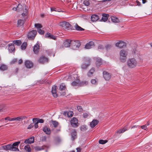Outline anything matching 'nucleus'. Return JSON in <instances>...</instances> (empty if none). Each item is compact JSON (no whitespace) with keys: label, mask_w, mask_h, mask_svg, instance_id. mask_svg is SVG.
<instances>
[{"label":"nucleus","mask_w":152,"mask_h":152,"mask_svg":"<svg viewBox=\"0 0 152 152\" xmlns=\"http://www.w3.org/2000/svg\"><path fill=\"white\" fill-rule=\"evenodd\" d=\"M127 64L129 67L133 68L137 66L138 63L135 58H129L127 60Z\"/></svg>","instance_id":"f257e3e1"},{"label":"nucleus","mask_w":152,"mask_h":152,"mask_svg":"<svg viewBox=\"0 0 152 152\" xmlns=\"http://www.w3.org/2000/svg\"><path fill=\"white\" fill-rule=\"evenodd\" d=\"M91 63L90 59L89 58H86L83 60L81 67L83 69H86L90 65Z\"/></svg>","instance_id":"f03ea898"},{"label":"nucleus","mask_w":152,"mask_h":152,"mask_svg":"<svg viewBox=\"0 0 152 152\" xmlns=\"http://www.w3.org/2000/svg\"><path fill=\"white\" fill-rule=\"evenodd\" d=\"M128 54L127 51L125 50H121L120 52V60L122 62H125L126 59Z\"/></svg>","instance_id":"7ed1b4c3"},{"label":"nucleus","mask_w":152,"mask_h":152,"mask_svg":"<svg viewBox=\"0 0 152 152\" xmlns=\"http://www.w3.org/2000/svg\"><path fill=\"white\" fill-rule=\"evenodd\" d=\"M81 45L80 42L78 40H72L71 47L73 50H77Z\"/></svg>","instance_id":"20e7f679"},{"label":"nucleus","mask_w":152,"mask_h":152,"mask_svg":"<svg viewBox=\"0 0 152 152\" xmlns=\"http://www.w3.org/2000/svg\"><path fill=\"white\" fill-rule=\"evenodd\" d=\"M70 123L71 126L73 127L76 128L79 125L78 120L75 117H73L70 120Z\"/></svg>","instance_id":"39448f33"},{"label":"nucleus","mask_w":152,"mask_h":152,"mask_svg":"<svg viewBox=\"0 0 152 152\" xmlns=\"http://www.w3.org/2000/svg\"><path fill=\"white\" fill-rule=\"evenodd\" d=\"M37 34V31L35 30H32L29 32L28 34V37L30 39H34Z\"/></svg>","instance_id":"423d86ee"},{"label":"nucleus","mask_w":152,"mask_h":152,"mask_svg":"<svg viewBox=\"0 0 152 152\" xmlns=\"http://www.w3.org/2000/svg\"><path fill=\"white\" fill-rule=\"evenodd\" d=\"M60 25L64 28H68L71 27L70 24L67 22L63 21L60 23Z\"/></svg>","instance_id":"0eeeda50"},{"label":"nucleus","mask_w":152,"mask_h":152,"mask_svg":"<svg viewBox=\"0 0 152 152\" xmlns=\"http://www.w3.org/2000/svg\"><path fill=\"white\" fill-rule=\"evenodd\" d=\"M103 76L104 79L107 80H109L110 78L111 75L110 73L106 71H104L103 72Z\"/></svg>","instance_id":"6e6552de"},{"label":"nucleus","mask_w":152,"mask_h":152,"mask_svg":"<svg viewBox=\"0 0 152 152\" xmlns=\"http://www.w3.org/2000/svg\"><path fill=\"white\" fill-rule=\"evenodd\" d=\"M56 86H54L52 87V93L53 96L55 98H56L58 96V95L56 91Z\"/></svg>","instance_id":"1a4fd4ad"},{"label":"nucleus","mask_w":152,"mask_h":152,"mask_svg":"<svg viewBox=\"0 0 152 152\" xmlns=\"http://www.w3.org/2000/svg\"><path fill=\"white\" fill-rule=\"evenodd\" d=\"M126 43L122 41H120L116 44V46L119 48H122L126 46Z\"/></svg>","instance_id":"9d476101"},{"label":"nucleus","mask_w":152,"mask_h":152,"mask_svg":"<svg viewBox=\"0 0 152 152\" xmlns=\"http://www.w3.org/2000/svg\"><path fill=\"white\" fill-rule=\"evenodd\" d=\"M26 66L28 68H31L33 66V63L32 61L29 60H26L25 63Z\"/></svg>","instance_id":"9b49d317"},{"label":"nucleus","mask_w":152,"mask_h":152,"mask_svg":"<svg viewBox=\"0 0 152 152\" xmlns=\"http://www.w3.org/2000/svg\"><path fill=\"white\" fill-rule=\"evenodd\" d=\"M99 123L98 120L96 119L93 120L90 123V126L91 128H94Z\"/></svg>","instance_id":"f8f14e48"},{"label":"nucleus","mask_w":152,"mask_h":152,"mask_svg":"<svg viewBox=\"0 0 152 152\" xmlns=\"http://www.w3.org/2000/svg\"><path fill=\"white\" fill-rule=\"evenodd\" d=\"M94 46V42L93 41H90L86 44L85 48L86 49H89L92 48Z\"/></svg>","instance_id":"ddd939ff"},{"label":"nucleus","mask_w":152,"mask_h":152,"mask_svg":"<svg viewBox=\"0 0 152 152\" xmlns=\"http://www.w3.org/2000/svg\"><path fill=\"white\" fill-rule=\"evenodd\" d=\"M71 42L72 40H67L64 42L63 45L65 47H68L71 46Z\"/></svg>","instance_id":"4468645a"},{"label":"nucleus","mask_w":152,"mask_h":152,"mask_svg":"<svg viewBox=\"0 0 152 152\" xmlns=\"http://www.w3.org/2000/svg\"><path fill=\"white\" fill-rule=\"evenodd\" d=\"M48 58L44 56H41L39 60V62L41 63L44 64L48 61Z\"/></svg>","instance_id":"2eb2a0df"},{"label":"nucleus","mask_w":152,"mask_h":152,"mask_svg":"<svg viewBox=\"0 0 152 152\" xmlns=\"http://www.w3.org/2000/svg\"><path fill=\"white\" fill-rule=\"evenodd\" d=\"M34 142V137H32L30 138L26 139L24 141V143L26 144H31L33 143Z\"/></svg>","instance_id":"dca6fc26"},{"label":"nucleus","mask_w":152,"mask_h":152,"mask_svg":"<svg viewBox=\"0 0 152 152\" xmlns=\"http://www.w3.org/2000/svg\"><path fill=\"white\" fill-rule=\"evenodd\" d=\"M109 15L108 14L103 13L102 15V17L101 20V21L106 22L108 19Z\"/></svg>","instance_id":"f3484780"},{"label":"nucleus","mask_w":152,"mask_h":152,"mask_svg":"<svg viewBox=\"0 0 152 152\" xmlns=\"http://www.w3.org/2000/svg\"><path fill=\"white\" fill-rule=\"evenodd\" d=\"M47 147L45 145H43L42 146H36L34 147V149L35 151H39L45 149Z\"/></svg>","instance_id":"a211bd4d"},{"label":"nucleus","mask_w":152,"mask_h":152,"mask_svg":"<svg viewBox=\"0 0 152 152\" xmlns=\"http://www.w3.org/2000/svg\"><path fill=\"white\" fill-rule=\"evenodd\" d=\"M9 47L8 49L9 51L11 53L15 50V47L14 44L12 43L9 44L8 45Z\"/></svg>","instance_id":"6ab92c4d"},{"label":"nucleus","mask_w":152,"mask_h":152,"mask_svg":"<svg viewBox=\"0 0 152 152\" xmlns=\"http://www.w3.org/2000/svg\"><path fill=\"white\" fill-rule=\"evenodd\" d=\"M12 145L11 144H8L6 145H3L2 146L4 150L7 151H11V147H12Z\"/></svg>","instance_id":"aec40b11"},{"label":"nucleus","mask_w":152,"mask_h":152,"mask_svg":"<svg viewBox=\"0 0 152 152\" xmlns=\"http://www.w3.org/2000/svg\"><path fill=\"white\" fill-rule=\"evenodd\" d=\"M43 130L47 134H50L51 131L50 129L46 126L43 127Z\"/></svg>","instance_id":"412c9836"},{"label":"nucleus","mask_w":152,"mask_h":152,"mask_svg":"<svg viewBox=\"0 0 152 152\" xmlns=\"http://www.w3.org/2000/svg\"><path fill=\"white\" fill-rule=\"evenodd\" d=\"M99 19V17L96 15H93L91 17V20L93 22H96Z\"/></svg>","instance_id":"4be33fe9"},{"label":"nucleus","mask_w":152,"mask_h":152,"mask_svg":"<svg viewBox=\"0 0 152 152\" xmlns=\"http://www.w3.org/2000/svg\"><path fill=\"white\" fill-rule=\"evenodd\" d=\"M96 64L97 66H99L102 64V60L99 58H96Z\"/></svg>","instance_id":"5701e85b"},{"label":"nucleus","mask_w":152,"mask_h":152,"mask_svg":"<svg viewBox=\"0 0 152 152\" xmlns=\"http://www.w3.org/2000/svg\"><path fill=\"white\" fill-rule=\"evenodd\" d=\"M39 45L36 44L33 47V51L35 54L37 53L39 50Z\"/></svg>","instance_id":"b1692460"},{"label":"nucleus","mask_w":152,"mask_h":152,"mask_svg":"<svg viewBox=\"0 0 152 152\" xmlns=\"http://www.w3.org/2000/svg\"><path fill=\"white\" fill-rule=\"evenodd\" d=\"M95 71L94 68H91L88 71V73L87 75L89 77H91L93 76V75Z\"/></svg>","instance_id":"393cba45"},{"label":"nucleus","mask_w":152,"mask_h":152,"mask_svg":"<svg viewBox=\"0 0 152 152\" xmlns=\"http://www.w3.org/2000/svg\"><path fill=\"white\" fill-rule=\"evenodd\" d=\"M45 37L47 38L55 40L56 39V37L53 35L51 34L50 33H47L45 34Z\"/></svg>","instance_id":"a878e982"},{"label":"nucleus","mask_w":152,"mask_h":152,"mask_svg":"<svg viewBox=\"0 0 152 152\" xmlns=\"http://www.w3.org/2000/svg\"><path fill=\"white\" fill-rule=\"evenodd\" d=\"M111 19L112 21L114 23H118L120 22L119 20L115 16H112Z\"/></svg>","instance_id":"bb28decb"},{"label":"nucleus","mask_w":152,"mask_h":152,"mask_svg":"<svg viewBox=\"0 0 152 152\" xmlns=\"http://www.w3.org/2000/svg\"><path fill=\"white\" fill-rule=\"evenodd\" d=\"M76 132L75 130L72 131L71 133V137L72 140H74L76 138Z\"/></svg>","instance_id":"cd10ccee"},{"label":"nucleus","mask_w":152,"mask_h":152,"mask_svg":"<svg viewBox=\"0 0 152 152\" xmlns=\"http://www.w3.org/2000/svg\"><path fill=\"white\" fill-rule=\"evenodd\" d=\"M27 118V117L26 116H21L15 118V119L16 121H20L25 119Z\"/></svg>","instance_id":"c85d7f7f"},{"label":"nucleus","mask_w":152,"mask_h":152,"mask_svg":"<svg viewBox=\"0 0 152 152\" xmlns=\"http://www.w3.org/2000/svg\"><path fill=\"white\" fill-rule=\"evenodd\" d=\"M24 149L26 152H31V149L29 145H27L25 146Z\"/></svg>","instance_id":"c756f323"},{"label":"nucleus","mask_w":152,"mask_h":152,"mask_svg":"<svg viewBox=\"0 0 152 152\" xmlns=\"http://www.w3.org/2000/svg\"><path fill=\"white\" fill-rule=\"evenodd\" d=\"M127 130V127L125 126L122 129H121L118 130L117 132V133H123Z\"/></svg>","instance_id":"7c9ffc66"},{"label":"nucleus","mask_w":152,"mask_h":152,"mask_svg":"<svg viewBox=\"0 0 152 152\" xmlns=\"http://www.w3.org/2000/svg\"><path fill=\"white\" fill-rule=\"evenodd\" d=\"M91 83L93 85H96L98 83V80L97 78L92 79L91 81Z\"/></svg>","instance_id":"2f4dec72"},{"label":"nucleus","mask_w":152,"mask_h":152,"mask_svg":"<svg viewBox=\"0 0 152 152\" xmlns=\"http://www.w3.org/2000/svg\"><path fill=\"white\" fill-rule=\"evenodd\" d=\"M24 23V21L22 19H20L18 20V26H23Z\"/></svg>","instance_id":"473e14b6"},{"label":"nucleus","mask_w":152,"mask_h":152,"mask_svg":"<svg viewBox=\"0 0 152 152\" xmlns=\"http://www.w3.org/2000/svg\"><path fill=\"white\" fill-rule=\"evenodd\" d=\"M75 28L76 30L77 31H84V29L79 26L77 24H76L75 26Z\"/></svg>","instance_id":"72a5a7b5"},{"label":"nucleus","mask_w":152,"mask_h":152,"mask_svg":"<svg viewBox=\"0 0 152 152\" xmlns=\"http://www.w3.org/2000/svg\"><path fill=\"white\" fill-rule=\"evenodd\" d=\"M66 88V87L65 84L64 83H62L60 85L59 89L61 91L64 90Z\"/></svg>","instance_id":"f704fd0d"},{"label":"nucleus","mask_w":152,"mask_h":152,"mask_svg":"<svg viewBox=\"0 0 152 152\" xmlns=\"http://www.w3.org/2000/svg\"><path fill=\"white\" fill-rule=\"evenodd\" d=\"M13 43L18 46H20L21 44V42L20 40H16L13 41Z\"/></svg>","instance_id":"c9c22d12"},{"label":"nucleus","mask_w":152,"mask_h":152,"mask_svg":"<svg viewBox=\"0 0 152 152\" xmlns=\"http://www.w3.org/2000/svg\"><path fill=\"white\" fill-rule=\"evenodd\" d=\"M27 46V43L26 42L23 43L21 46V49L22 50H25Z\"/></svg>","instance_id":"e433bc0d"},{"label":"nucleus","mask_w":152,"mask_h":152,"mask_svg":"<svg viewBox=\"0 0 152 152\" xmlns=\"http://www.w3.org/2000/svg\"><path fill=\"white\" fill-rule=\"evenodd\" d=\"M79 82V79L78 78H77L76 81H73L72 82V85L73 86H76L78 84Z\"/></svg>","instance_id":"4c0bfd02"},{"label":"nucleus","mask_w":152,"mask_h":152,"mask_svg":"<svg viewBox=\"0 0 152 152\" xmlns=\"http://www.w3.org/2000/svg\"><path fill=\"white\" fill-rule=\"evenodd\" d=\"M80 130L82 131H86L87 129V126L86 125H83L81 126L80 127Z\"/></svg>","instance_id":"58836bf2"},{"label":"nucleus","mask_w":152,"mask_h":152,"mask_svg":"<svg viewBox=\"0 0 152 152\" xmlns=\"http://www.w3.org/2000/svg\"><path fill=\"white\" fill-rule=\"evenodd\" d=\"M11 151H19V150L18 148L12 146Z\"/></svg>","instance_id":"ea45409f"},{"label":"nucleus","mask_w":152,"mask_h":152,"mask_svg":"<svg viewBox=\"0 0 152 152\" xmlns=\"http://www.w3.org/2000/svg\"><path fill=\"white\" fill-rule=\"evenodd\" d=\"M7 66L6 65H1L0 67V69L3 71L7 69Z\"/></svg>","instance_id":"a19ab883"},{"label":"nucleus","mask_w":152,"mask_h":152,"mask_svg":"<svg viewBox=\"0 0 152 152\" xmlns=\"http://www.w3.org/2000/svg\"><path fill=\"white\" fill-rule=\"evenodd\" d=\"M35 27L37 28L38 29H40L42 27V25L39 23H35L34 24Z\"/></svg>","instance_id":"79ce46f5"},{"label":"nucleus","mask_w":152,"mask_h":152,"mask_svg":"<svg viewBox=\"0 0 152 152\" xmlns=\"http://www.w3.org/2000/svg\"><path fill=\"white\" fill-rule=\"evenodd\" d=\"M52 124L54 127L55 128L57 127L58 125V122L56 121H52Z\"/></svg>","instance_id":"37998d69"},{"label":"nucleus","mask_w":152,"mask_h":152,"mask_svg":"<svg viewBox=\"0 0 152 152\" xmlns=\"http://www.w3.org/2000/svg\"><path fill=\"white\" fill-rule=\"evenodd\" d=\"M23 7L21 4H19L17 7L18 11L19 12L22 11L23 10Z\"/></svg>","instance_id":"c03bdc74"},{"label":"nucleus","mask_w":152,"mask_h":152,"mask_svg":"<svg viewBox=\"0 0 152 152\" xmlns=\"http://www.w3.org/2000/svg\"><path fill=\"white\" fill-rule=\"evenodd\" d=\"M5 120H8L9 121H16V119L15 118H10L9 117H7L6 118H5Z\"/></svg>","instance_id":"a18cd8bd"},{"label":"nucleus","mask_w":152,"mask_h":152,"mask_svg":"<svg viewBox=\"0 0 152 152\" xmlns=\"http://www.w3.org/2000/svg\"><path fill=\"white\" fill-rule=\"evenodd\" d=\"M20 143V142L18 141L14 143L12 145L15 147H18Z\"/></svg>","instance_id":"49530a36"},{"label":"nucleus","mask_w":152,"mask_h":152,"mask_svg":"<svg viewBox=\"0 0 152 152\" xmlns=\"http://www.w3.org/2000/svg\"><path fill=\"white\" fill-rule=\"evenodd\" d=\"M107 140H100L99 141V143L102 144H104L107 142Z\"/></svg>","instance_id":"de8ad7c7"},{"label":"nucleus","mask_w":152,"mask_h":152,"mask_svg":"<svg viewBox=\"0 0 152 152\" xmlns=\"http://www.w3.org/2000/svg\"><path fill=\"white\" fill-rule=\"evenodd\" d=\"M73 113L72 111H70L68 112L67 115L68 117H70L72 116Z\"/></svg>","instance_id":"09e8293b"},{"label":"nucleus","mask_w":152,"mask_h":152,"mask_svg":"<svg viewBox=\"0 0 152 152\" xmlns=\"http://www.w3.org/2000/svg\"><path fill=\"white\" fill-rule=\"evenodd\" d=\"M88 0H85L83 1V4L86 6L89 5L90 3Z\"/></svg>","instance_id":"8fccbe9b"},{"label":"nucleus","mask_w":152,"mask_h":152,"mask_svg":"<svg viewBox=\"0 0 152 152\" xmlns=\"http://www.w3.org/2000/svg\"><path fill=\"white\" fill-rule=\"evenodd\" d=\"M37 31L38 33L40 34H43L44 33V31L41 30L40 28L38 29Z\"/></svg>","instance_id":"3c124183"},{"label":"nucleus","mask_w":152,"mask_h":152,"mask_svg":"<svg viewBox=\"0 0 152 152\" xmlns=\"http://www.w3.org/2000/svg\"><path fill=\"white\" fill-rule=\"evenodd\" d=\"M34 126V123H33L31 124L28 127V129H30L33 127Z\"/></svg>","instance_id":"603ef678"},{"label":"nucleus","mask_w":152,"mask_h":152,"mask_svg":"<svg viewBox=\"0 0 152 152\" xmlns=\"http://www.w3.org/2000/svg\"><path fill=\"white\" fill-rule=\"evenodd\" d=\"M25 11L22 14V16H24L27 15V11L26 9V8L25 7Z\"/></svg>","instance_id":"864d4df0"},{"label":"nucleus","mask_w":152,"mask_h":152,"mask_svg":"<svg viewBox=\"0 0 152 152\" xmlns=\"http://www.w3.org/2000/svg\"><path fill=\"white\" fill-rule=\"evenodd\" d=\"M77 110L79 112H81L82 110V107L80 106H78L77 107Z\"/></svg>","instance_id":"5fc2aeb1"},{"label":"nucleus","mask_w":152,"mask_h":152,"mask_svg":"<svg viewBox=\"0 0 152 152\" xmlns=\"http://www.w3.org/2000/svg\"><path fill=\"white\" fill-rule=\"evenodd\" d=\"M44 121L43 119H39L38 120L37 122L38 123H42L44 122Z\"/></svg>","instance_id":"6e6d98bb"},{"label":"nucleus","mask_w":152,"mask_h":152,"mask_svg":"<svg viewBox=\"0 0 152 152\" xmlns=\"http://www.w3.org/2000/svg\"><path fill=\"white\" fill-rule=\"evenodd\" d=\"M140 127L142 128V129H144V130H146L147 129L146 124L142 126H141Z\"/></svg>","instance_id":"4d7b16f0"},{"label":"nucleus","mask_w":152,"mask_h":152,"mask_svg":"<svg viewBox=\"0 0 152 152\" xmlns=\"http://www.w3.org/2000/svg\"><path fill=\"white\" fill-rule=\"evenodd\" d=\"M83 116L84 118H87L88 116V113H83Z\"/></svg>","instance_id":"13d9d810"},{"label":"nucleus","mask_w":152,"mask_h":152,"mask_svg":"<svg viewBox=\"0 0 152 152\" xmlns=\"http://www.w3.org/2000/svg\"><path fill=\"white\" fill-rule=\"evenodd\" d=\"M104 48L103 46L101 45H99L98 47V49H103Z\"/></svg>","instance_id":"bf43d9fd"},{"label":"nucleus","mask_w":152,"mask_h":152,"mask_svg":"<svg viewBox=\"0 0 152 152\" xmlns=\"http://www.w3.org/2000/svg\"><path fill=\"white\" fill-rule=\"evenodd\" d=\"M111 48V46L110 45H107L105 46V48L107 50H109Z\"/></svg>","instance_id":"052dcab7"},{"label":"nucleus","mask_w":152,"mask_h":152,"mask_svg":"<svg viewBox=\"0 0 152 152\" xmlns=\"http://www.w3.org/2000/svg\"><path fill=\"white\" fill-rule=\"evenodd\" d=\"M50 9H51V11H55L60 12L59 11H58L57 10V9H56V8H55L51 7L50 8Z\"/></svg>","instance_id":"680f3d73"},{"label":"nucleus","mask_w":152,"mask_h":152,"mask_svg":"<svg viewBox=\"0 0 152 152\" xmlns=\"http://www.w3.org/2000/svg\"><path fill=\"white\" fill-rule=\"evenodd\" d=\"M17 61V59H14L12 60L11 61V64H13L15 63Z\"/></svg>","instance_id":"e2e57ef3"},{"label":"nucleus","mask_w":152,"mask_h":152,"mask_svg":"<svg viewBox=\"0 0 152 152\" xmlns=\"http://www.w3.org/2000/svg\"><path fill=\"white\" fill-rule=\"evenodd\" d=\"M46 137L45 136H44L42 137V140L43 141H46Z\"/></svg>","instance_id":"0e129e2a"},{"label":"nucleus","mask_w":152,"mask_h":152,"mask_svg":"<svg viewBox=\"0 0 152 152\" xmlns=\"http://www.w3.org/2000/svg\"><path fill=\"white\" fill-rule=\"evenodd\" d=\"M136 3L137 4V5L140 6L141 5L140 2L138 0H137L136 1Z\"/></svg>","instance_id":"69168bd1"},{"label":"nucleus","mask_w":152,"mask_h":152,"mask_svg":"<svg viewBox=\"0 0 152 152\" xmlns=\"http://www.w3.org/2000/svg\"><path fill=\"white\" fill-rule=\"evenodd\" d=\"M38 123L37 122L35 124H34V126L35 128H37L38 127Z\"/></svg>","instance_id":"338daca9"},{"label":"nucleus","mask_w":152,"mask_h":152,"mask_svg":"<svg viewBox=\"0 0 152 152\" xmlns=\"http://www.w3.org/2000/svg\"><path fill=\"white\" fill-rule=\"evenodd\" d=\"M88 82L86 81H85L82 82L83 86L86 85L88 84Z\"/></svg>","instance_id":"774afa93"}]
</instances>
